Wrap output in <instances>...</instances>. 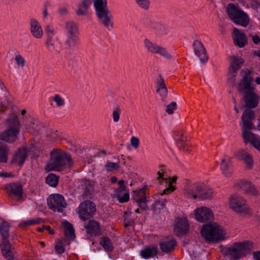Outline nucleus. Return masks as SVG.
Instances as JSON below:
<instances>
[{
    "instance_id": "33",
    "label": "nucleus",
    "mask_w": 260,
    "mask_h": 260,
    "mask_svg": "<svg viewBox=\"0 0 260 260\" xmlns=\"http://www.w3.org/2000/svg\"><path fill=\"white\" fill-rule=\"evenodd\" d=\"M67 36H78V29L77 24L72 21L67 22L65 25Z\"/></svg>"
},
{
    "instance_id": "48",
    "label": "nucleus",
    "mask_w": 260,
    "mask_h": 260,
    "mask_svg": "<svg viewBox=\"0 0 260 260\" xmlns=\"http://www.w3.org/2000/svg\"><path fill=\"white\" fill-rule=\"evenodd\" d=\"M137 5L141 9L147 10L150 6V0H135Z\"/></svg>"
},
{
    "instance_id": "26",
    "label": "nucleus",
    "mask_w": 260,
    "mask_h": 260,
    "mask_svg": "<svg viewBox=\"0 0 260 260\" xmlns=\"http://www.w3.org/2000/svg\"><path fill=\"white\" fill-rule=\"evenodd\" d=\"M1 247L2 253L6 258L8 260L12 259L14 254L11 249L10 244L7 239H3Z\"/></svg>"
},
{
    "instance_id": "27",
    "label": "nucleus",
    "mask_w": 260,
    "mask_h": 260,
    "mask_svg": "<svg viewBox=\"0 0 260 260\" xmlns=\"http://www.w3.org/2000/svg\"><path fill=\"white\" fill-rule=\"evenodd\" d=\"M67 38L65 42L66 48L69 51L72 52L76 50L79 44V39L78 36H67Z\"/></svg>"
},
{
    "instance_id": "49",
    "label": "nucleus",
    "mask_w": 260,
    "mask_h": 260,
    "mask_svg": "<svg viewBox=\"0 0 260 260\" xmlns=\"http://www.w3.org/2000/svg\"><path fill=\"white\" fill-rule=\"evenodd\" d=\"M44 30L47 37H53L56 33V29L54 27L53 25L51 24H46L44 26Z\"/></svg>"
},
{
    "instance_id": "13",
    "label": "nucleus",
    "mask_w": 260,
    "mask_h": 260,
    "mask_svg": "<svg viewBox=\"0 0 260 260\" xmlns=\"http://www.w3.org/2000/svg\"><path fill=\"white\" fill-rule=\"evenodd\" d=\"M99 22L109 30H111L114 27L113 16L109 10L96 14Z\"/></svg>"
},
{
    "instance_id": "2",
    "label": "nucleus",
    "mask_w": 260,
    "mask_h": 260,
    "mask_svg": "<svg viewBox=\"0 0 260 260\" xmlns=\"http://www.w3.org/2000/svg\"><path fill=\"white\" fill-rule=\"evenodd\" d=\"M50 155V160L45 167L47 172L60 171L70 168L73 164L71 156L60 149H54Z\"/></svg>"
},
{
    "instance_id": "14",
    "label": "nucleus",
    "mask_w": 260,
    "mask_h": 260,
    "mask_svg": "<svg viewBox=\"0 0 260 260\" xmlns=\"http://www.w3.org/2000/svg\"><path fill=\"white\" fill-rule=\"evenodd\" d=\"M193 50L195 54L198 56L202 63H206L208 59L205 48L203 44L198 40H195L193 43Z\"/></svg>"
},
{
    "instance_id": "53",
    "label": "nucleus",
    "mask_w": 260,
    "mask_h": 260,
    "mask_svg": "<svg viewBox=\"0 0 260 260\" xmlns=\"http://www.w3.org/2000/svg\"><path fill=\"white\" fill-rule=\"evenodd\" d=\"M177 108V104L175 102H172L170 104L167 106L166 112L169 114H172Z\"/></svg>"
},
{
    "instance_id": "10",
    "label": "nucleus",
    "mask_w": 260,
    "mask_h": 260,
    "mask_svg": "<svg viewBox=\"0 0 260 260\" xmlns=\"http://www.w3.org/2000/svg\"><path fill=\"white\" fill-rule=\"evenodd\" d=\"M144 44L145 48L149 52L158 54L167 59H171L172 57L166 48L151 42L147 38L144 39Z\"/></svg>"
},
{
    "instance_id": "36",
    "label": "nucleus",
    "mask_w": 260,
    "mask_h": 260,
    "mask_svg": "<svg viewBox=\"0 0 260 260\" xmlns=\"http://www.w3.org/2000/svg\"><path fill=\"white\" fill-rule=\"evenodd\" d=\"M241 10V9L239 8L233 4H228L226 7V12L228 15L233 21L235 19L236 17Z\"/></svg>"
},
{
    "instance_id": "50",
    "label": "nucleus",
    "mask_w": 260,
    "mask_h": 260,
    "mask_svg": "<svg viewBox=\"0 0 260 260\" xmlns=\"http://www.w3.org/2000/svg\"><path fill=\"white\" fill-rule=\"evenodd\" d=\"M54 44L55 41L53 37H47L46 41L45 42V45L50 51H53L54 50Z\"/></svg>"
},
{
    "instance_id": "3",
    "label": "nucleus",
    "mask_w": 260,
    "mask_h": 260,
    "mask_svg": "<svg viewBox=\"0 0 260 260\" xmlns=\"http://www.w3.org/2000/svg\"><path fill=\"white\" fill-rule=\"evenodd\" d=\"M253 118L254 114L251 110L247 109L243 112L242 116L243 138L245 143L250 142L260 151V137L255 136L249 131L252 127L251 121Z\"/></svg>"
},
{
    "instance_id": "15",
    "label": "nucleus",
    "mask_w": 260,
    "mask_h": 260,
    "mask_svg": "<svg viewBox=\"0 0 260 260\" xmlns=\"http://www.w3.org/2000/svg\"><path fill=\"white\" fill-rule=\"evenodd\" d=\"M133 198L141 209L144 210L147 208L145 188L135 190L134 191Z\"/></svg>"
},
{
    "instance_id": "34",
    "label": "nucleus",
    "mask_w": 260,
    "mask_h": 260,
    "mask_svg": "<svg viewBox=\"0 0 260 260\" xmlns=\"http://www.w3.org/2000/svg\"><path fill=\"white\" fill-rule=\"evenodd\" d=\"M199 188L198 193L199 198L205 199L209 198L212 196L213 191L212 189L207 188L202 184H199Z\"/></svg>"
},
{
    "instance_id": "55",
    "label": "nucleus",
    "mask_w": 260,
    "mask_h": 260,
    "mask_svg": "<svg viewBox=\"0 0 260 260\" xmlns=\"http://www.w3.org/2000/svg\"><path fill=\"white\" fill-rule=\"evenodd\" d=\"M123 224L125 228H128L130 226H133L134 224V221L127 217H125L123 221Z\"/></svg>"
},
{
    "instance_id": "4",
    "label": "nucleus",
    "mask_w": 260,
    "mask_h": 260,
    "mask_svg": "<svg viewBox=\"0 0 260 260\" xmlns=\"http://www.w3.org/2000/svg\"><path fill=\"white\" fill-rule=\"evenodd\" d=\"M9 128L0 133V140L12 143L18 138L19 133V122L17 116L8 120Z\"/></svg>"
},
{
    "instance_id": "41",
    "label": "nucleus",
    "mask_w": 260,
    "mask_h": 260,
    "mask_svg": "<svg viewBox=\"0 0 260 260\" xmlns=\"http://www.w3.org/2000/svg\"><path fill=\"white\" fill-rule=\"evenodd\" d=\"M157 92L162 99L165 98L167 95V89L164 79L161 77H160V80L158 82V88L157 89Z\"/></svg>"
},
{
    "instance_id": "43",
    "label": "nucleus",
    "mask_w": 260,
    "mask_h": 260,
    "mask_svg": "<svg viewBox=\"0 0 260 260\" xmlns=\"http://www.w3.org/2000/svg\"><path fill=\"white\" fill-rule=\"evenodd\" d=\"M46 182L51 187H56L58 182V177L53 174L50 173L48 175L46 179Z\"/></svg>"
},
{
    "instance_id": "61",
    "label": "nucleus",
    "mask_w": 260,
    "mask_h": 260,
    "mask_svg": "<svg viewBox=\"0 0 260 260\" xmlns=\"http://www.w3.org/2000/svg\"><path fill=\"white\" fill-rule=\"evenodd\" d=\"M0 176L4 177H10L13 176V175L11 173H0Z\"/></svg>"
},
{
    "instance_id": "35",
    "label": "nucleus",
    "mask_w": 260,
    "mask_h": 260,
    "mask_svg": "<svg viewBox=\"0 0 260 260\" xmlns=\"http://www.w3.org/2000/svg\"><path fill=\"white\" fill-rule=\"evenodd\" d=\"M114 196L117 198L120 203H125L128 201L129 199V194L127 190L121 191L119 189H115Z\"/></svg>"
},
{
    "instance_id": "62",
    "label": "nucleus",
    "mask_w": 260,
    "mask_h": 260,
    "mask_svg": "<svg viewBox=\"0 0 260 260\" xmlns=\"http://www.w3.org/2000/svg\"><path fill=\"white\" fill-rule=\"evenodd\" d=\"M44 228L47 230L49 232V233L51 235L54 233L53 230L51 229V227L49 225L44 226Z\"/></svg>"
},
{
    "instance_id": "18",
    "label": "nucleus",
    "mask_w": 260,
    "mask_h": 260,
    "mask_svg": "<svg viewBox=\"0 0 260 260\" xmlns=\"http://www.w3.org/2000/svg\"><path fill=\"white\" fill-rule=\"evenodd\" d=\"M147 27L153 29L156 33L160 36L166 35L169 32L168 28L161 24L148 19L146 22Z\"/></svg>"
},
{
    "instance_id": "54",
    "label": "nucleus",
    "mask_w": 260,
    "mask_h": 260,
    "mask_svg": "<svg viewBox=\"0 0 260 260\" xmlns=\"http://www.w3.org/2000/svg\"><path fill=\"white\" fill-rule=\"evenodd\" d=\"M54 101L57 106H62L64 105V100L60 95L56 94L54 98Z\"/></svg>"
},
{
    "instance_id": "24",
    "label": "nucleus",
    "mask_w": 260,
    "mask_h": 260,
    "mask_svg": "<svg viewBox=\"0 0 260 260\" xmlns=\"http://www.w3.org/2000/svg\"><path fill=\"white\" fill-rule=\"evenodd\" d=\"M84 227L86 230L87 233L91 236H97L100 234V224L95 220H89L87 224H85Z\"/></svg>"
},
{
    "instance_id": "32",
    "label": "nucleus",
    "mask_w": 260,
    "mask_h": 260,
    "mask_svg": "<svg viewBox=\"0 0 260 260\" xmlns=\"http://www.w3.org/2000/svg\"><path fill=\"white\" fill-rule=\"evenodd\" d=\"M64 227V234L66 239L70 241V240H74L75 238V230L73 225L68 221L65 220L62 223Z\"/></svg>"
},
{
    "instance_id": "12",
    "label": "nucleus",
    "mask_w": 260,
    "mask_h": 260,
    "mask_svg": "<svg viewBox=\"0 0 260 260\" xmlns=\"http://www.w3.org/2000/svg\"><path fill=\"white\" fill-rule=\"evenodd\" d=\"M244 62V60L241 57L236 56L230 57L229 76L232 82L235 81L236 73L242 67Z\"/></svg>"
},
{
    "instance_id": "57",
    "label": "nucleus",
    "mask_w": 260,
    "mask_h": 260,
    "mask_svg": "<svg viewBox=\"0 0 260 260\" xmlns=\"http://www.w3.org/2000/svg\"><path fill=\"white\" fill-rule=\"evenodd\" d=\"M158 177L157 180L159 183H161L162 181L166 180L167 183V179L166 178L164 177V173L163 172L161 173L160 172H158L157 173Z\"/></svg>"
},
{
    "instance_id": "1",
    "label": "nucleus",
    "mask_w": 260,
    "mask_h": 260,
    "mask_svg": "<svg viewBox=\"0 0 260 260\" xmlns=\"http://www.w3.org/2000/svg\"><path fill=\"white\" fill-rule=\"evenodd\" d=\"M248 69L242 70L240 73L241 79L238 85V91L245 93L244 99L246 106L254 108L258 104V96L254 92L255 87L251 85L253 78Z\"/></svg>"
},
{
    "instance_id": "38",
    "label": "nucleus",
    "mask_w": 260,
    "mask_h": 260,
    "mask_svg": "<svg viewBox=\"0 0 260 260\" xmlns=\"http://www.w3.org/2000/svg\"><path fill=\"white\" fill-rule=\"evenodd\" d=\"M94 7L95 14L109 10L107 7V0H95Z\"/></svg>"
},
{
    "instance_id": "28",
    "label": "nucleus",
    "mask_w": 260,
    "mask_h": 260,
    "mask_svg": "<svg viewBox=\"0 0 260 260\" xmlns=\"http://www.w3.org/2000/svg\"><path fill=\"white\" fill-rule=\"evenodd\" d=\"M239 185L242 190L249 195L255 196L257 193L254 185L250 182L240 181Z\"/></svg>"
},
{
    "instance_id": "23",
    "label": "nucleus",
    "mask_w": 260,
    "mask_h": 260,
    "mask_svg": "<svg viewBox=\"0 0 260 260\" xmlns=\"http://www.w3.org/2000/svg\"><path fill=\"white\" fill-rule=\"evenodd\" d=\"M157 253L158 248L156 245L146 246L140 252V255L144 259H148L154 257L156 256Z\"/></svg>"
},
{
    "instance_id": "42",
    "label": "nucleus",
    "mask_w": 260,
    "mask_h": 260,
    "mask_svg": "<svg viewBox=\"0 0 260 260\" xmlns=\"http://www.w3.org/2000/svg\"><path fill=\"white\" fill-rule=\"evenodd\" d=\"M100 244L106 251L111 252L113 249V246L110 239L108 237H102L100 241Z\"/></svg>"
},
{
    "instance_id": "17",
    "label": "nucleus",
    "mask_w": 260,
    "mask_h": 260,
    "mask_svg": "<svg viewBox=\"0 0 260 260\" xmlns=\"http://www.w3.org/2000/svg\"><path fill=\"white\" fill-rule=\"evenodd\" d=\"M177 243L175 239L173 238H166L162 239L159 242V247L164 252L169 253L173 250L176 245Z\"/></svg>"
},
{
    "instance_id": "37",
    "label": "nucleus",
    "mask_w": 260,
    "mask_h": 260,
    "mask_svg": "<svg viewBox=\"0 0 260 260\" xmlns=\"http://www.w3.org/2000/svg\"><path fill=\"white\" fill-rule=\"evenodd\" d=\"M70 242L66 239H59L56 242L55 249L58 254L64 253L66 245H69Z\"/></svg>"
},
{
    "instance_id": "29",
    "label": "nucleus",
    "mask_w": 260,
    "mask_h": 260,
    "mask_svg": "<svg viewBox=\"0 0 260 260\" xmlns=\"http://www.w3.org/2000/svg\"><path fill=\"white\" fill-rule=\"evenodd\" d=\"M233 22L237 24L246 27L249 23V18L248 15L241 10L234 19Z\"/></svg>"
},
{
    "instance_id": "59",
    "label": "nucleus",
    "mask_w": 260,
    "mask_h": 260,
    "mask_svg": "<svg viewBox=\"0 0 260 260\" xmlns=\"http://www.w3.org/2000/svg\"><path fill=\"white\" fill-rule=\"evenodd\" d=\"M124 181L123 180H119L118 181V184L119 185V188L117 189L121 190V191H125L126 186H124Z\"/></svg>"
},
{
    "instance_id": "44",
    "label": "nucleus",
    "mask_w": 260,
    "mask_h": 260,
    "mask_svg": "<svg viewBox=\"0 0 260 260\" xmlns=\"http://www.w3.org/2000/svg\"><path fill=\"white\" fill-rule=\"evenodd\" d=\"M9 224L4 221L0 225V233L3 239H7L9 237Z\"/></svg>"
},
{
    "instance_id": "5",
    "label": "nucleus",
    "mask_w": 260,
    "mask_h": 260,
    "mask_svg": "<svg viewBox=\"0 0 260 260\" xmlns=\"http://www.w3.org/2000/svg\"><path fill=\"white\" fill-rule=\"evenodd\" d=\"M252 248V243L248 241L234 243L227 251V255L235 259L249 254Z\"/></svg>"
},
{
    "instance_id": "46",
    "label": "nucleus",
    "mask_w": 260,
    "mask_h": 260,
    "mask_svg": "<svg viewBox=\"0 0 260 260\" xmlns=\"http://www.w3.org/2000/svg\"><path fill=\"white\" fill-rule=\"evenodd\" d=\"M176 177H173L168 181V187L164 189L162 192L160 193L161 195L169 194L175 190V186L173 185V183L176 182Z\"/></svg>"
},
{
    "instance_id": "51",
    "label": "nucleus",
    "mask_w": 260,
    "mask_h": 260,
    "mask_svg": "<svg viewBox=\"0 0 260 260\" xmlns=\"http://www.w3.org/2000/svg\"><path fill=\"white\" fill-rule=\"evenodd\" d=\"M14 59L18 68H23L25 66V60L24 58L21 55H16Z\"/></svg>"
},
{
    "instance_id": "39",
    "label": "nucleus",
    "mask_w": 260,
    "mask_h": 260,
    "mask_svg": "<svg viewBox=\"0 0 260 260\" xmlns=\"http://www.w3.org/2000/svg\"><path fill=\"white\" fill-rule=\"evenodd\" d=\"M9 154V147L6 145L0 142V162H6Z\"/></svg>"
},
{
    "instance_id": "20",
    "label": "nucleus",
    "mask_w": 260,
    "mask_h": 260,
    "mask_svg": "<svg viewBox=\"0 0 260 260\" xmlns=\"http://www.w3.org/2000/svg\"><path fill=\"white\" fill-rule=\"evenodd\" d=\"M220 169L225 177H229L232 173V166L231 158L228 156H224L221 159Z\"/></svg>"
},
{
    "instance_id": "16",
    "label": "nucleus",
    "mask_w": 260,
    "mask_h": 260,
    "mask_svg": "<svg viewBox=\"0 0 260 260\" xmlns=\"http://www.w3.org/2000/svg\"><path fill=\"white\" fill-rule=\"evenodd\" d=\"M234 44L240 48L243 47L247 43L246 37L242 31L234 28L233 31Z\"/></svg>"
},
{
    "instance_id": "9",
    "label": "nucleus",
    "mask_w": 260,
    "mask_h": 260,
    "mask_svg": "<svg viewBox=\"0 0 260 260\" xmlns=\"http://www.w3.org/2000/svg\"><path fill=\"white\" fill-rule=\"evenodd\" d=\"M47 205L49 209L58 212H62L67 206L64 197L60 194L50 195L47 199Z\"/></svg>"
},
{
    "instance_id": "25",
    "label": "nucleus",
    "mask_w": 260,
    "mask_h": 260,
    "mask_svg": "<svg viewBox=\"0 0 260 260\" xmlns=\"http://www.w3.org/2000/svg\"><path fill=\"white\" fill-rule=\"evenodd\" d=\"M30 32L37 39H41L43 35V31L39 22L36 19L30 20Z\"/></svg>"
},
{
    "instance_id": "45",
    "label": "nucleus",
    "mask_w": 260,
    "mask_h": 260,
    "mask_svg": "<svg viewBox=\"0 0 260 260\" xmlns=\"http://www.w3.org/2000/svg\"><path fill=\"white\" fill-rule=\"evenodd\" d=\"M42 221V219L40 218L29 219L26 221H22L19 224V226L21 228H25L30 225L39 224Z\"/></svg>"
},
{
    "instance_id": "64",
    "label": "nucleus",
    "mask_w": 260,
    "mask_h": 260,
    "mask_svg": "<svg viewBox=\"0 0 260 260\" xmlns=\"http://www.w3.org/2000/svg\"><path fill=\"white\" fill-rule=\"evenodd\" d=\"M59 12L61 15H65L68 13V11L66 8H62L59 9Z\"/></svg>"
},
{
    "instance_id": "52",
    "label": "nucleus",
    "mask_w": 260,
    "mask_h": 260,
    "mask_svg": "<svg viewBox=\"0 0 260 260\" xmlns=\"http://www.w3.org/2000/svg\"><path fill=\"white\" fill-rule=\"evenodd\" d=\"M121 114V109L119 107H116L113 108L112 112V118L115 122L119 121L120 115Z\"/></svg>"
},
{
    "instance_id": "6",
    "label": "nucleus",
    "mask_w": 260,
    "mask_h": 260,
    "mask_svg": "<svg viewBox=\"0 0 260 260\" xmlns=\"http://www.w3.org/2000/svg\"><path fill=\"white\" fill-rule=\"evenodd\" d=\"M201 234L208 241H214L221 239L223 237V230L216 223L204 225Z\"/></svg>"
},
{
    "instance_id": "58",
    "label": "nucleus",
    "mask_w": 260,
    "mask_h": 260,
    "mask_svg": "<svg viewBox=\"0 0 260 260\" xmlns=\"http://www.w3.org/2000/svg\"><path fill=\"white\" fill-rule=\"evenodd\" d=\"M175 140L177 141V144H179V142H184L186 140V138L181 134L180 137H178L177 135H176L175 137Z\"/></svg>"
},
{
    "instance_id": "19",
    "label": "nucleus",
    "mask_w": 260,
    "mask_h": 260,
    "mask_svg": "<svg viewBox=\"0 0 260 260\" xmlns=\"http://www.w3.org/2000/svg\"><path fill=\"white\" fill-rule=\"evenodd\" d=\"M6 189L10 195L13 194L17 197L19 199H21L22 197V186L18 182L8 184L6 186Z\"/></svg>"
},
{
    "instance_id": "31",
    "label": "nucleus",
    "mask_w": 260,
    "mask_h": 260,
    "mask_svg": "<svg viewBox=\"0 0 260 260\" xmlns=\"http://www.w3.org/2000/svg\"><path fill=\"white\" fill-rule=\"evenodd\" d=\"M92 0H82L78 6L76 14L78 15H86L88 13V10L91 6Z\"/></svg>"
},
{
    "instance_id": "11",
    "label": "nucleus",
    "mask_w": 260,
    "mask_h": 260,
    "mask_svg": "<svg viewBox=\"0 0 260 260\" xmlns=\"http://www.w3.org/2000/svg\"><path fill=\"white\" fill-rule=\"evenodd\" d=\"M194 214L196 219L200 222L210 221L214 218L211 210L206 207L197 208L194 210Z\"/></svg>"
},
{
    "instance_id": "30",
    "label": "nucleus",
    "mask_w": 260,
    "mask_h": 260,
    "mask_svg": "<svg viewBox=\"0 0 260 260\" xmlns=\"http://www.w3.org/2000/svg\"><path fill=\"white\" fill-rule=\"evenodd\" d=\"M26 151L24 148H19L18 151L13 156L12 158L13 162L19 165H22L26 158Z\"/></svg>"
},
{
    "instance_id": "21",
    "label": "nucleus",
    "mask_w": 260,
    "mask_h": 260,
    "mask_svg": "<svg viewBox=\"0 0 260 260\" xmlns=\"http://www.w3.org/2000/svg\"><path fill=\"white\" fill-rule=\"evenodd\" d=\"M188 229V223L186 218H178L175 224L174 232L179 236L186 233Z\"/></svg>"
},
{
    "instance_id": "22",
    "label": "nucleus",
    "mask_w": 260,
    "mask_h": 260,
    "mask_svg": "<svg viewBox=\"0 0 260 260\" xmlns=\"http://www.w3.org/2000/svg\"><path fill=\"white\" fill-rule=\"evenodd\" d=\"M239 158L242 160L248 169H251L253 166V159L252 156L247 151L241 150L237 154Z\"/></svg>"
},
{
    "instance_id": "60",
    "label": "nucleus",
    "mask_w": 260,
    "mask_h": 260,
    "mask_svg": "<svg viewBox=\"0 0 260 260\" xmlns=\"http://www.w3.org/2000/svg\"><path fill=\"white\" fill-rule=\"evenodd\" d=\"M252 41L255 44L260 43V38L258 36L255 35L252 36Z\"/></svg>"
},
{
    "instance_id": "47",
    "label": "nucleus",
    "mask_w": 260,
    "mask_h": 260,
    "mask_svg": "<svg viewBox=\"0 0 260 260\" xmlns=\"http://www.w3.org/2000/svg\"><path fill=\"white\" fill-rule=\"evenodd\" d=\"M119 162H113L108 161L105 165V168L107 172H112L119 169Z\"/></svg>"
},
{
    "instance_id": "63",
    "label": "nucleus",
    "mask_w": 260,
    "mask_h": 260,
    "mask_svg": "<svg viewBox=\"0 0 260 260\" xmlns=\"http://www.w3.org/2000/svg\"><path fill=\"white\" fill-rule=\"evenodd\" d=\"M255 260H260V252H256L253 253Z\"/></svg>"
},
{
    "instance_id": "56",
    "label": "nucleus",
    "mask_w": 260,
    "mask_h": 260,
    "mask_svg": "<svg viewBox=\"0 0 260 260\" xmlns=\"http://www.w3.org/2000/svg\"><path fill=\"white\" fill-rule=\"evenodd\" d=\"M131 145L134 147H135V148H137L138 147L139 144V140L138 138L135 137H133L131 140Z\"/></svg>"
},
{
    "instance_id": "8",
    "label": "nucleus",
    "mask_w": 260,
    "mask_h": 260,
    "mask_svg": "<svg viewBox=\"0 0 260 260\" xmlns=\"http://www.w3.org/2000/svg\"><path fill=\"white\" fill-rule=\"evenodd\" d=\"M95 212V204L89 200H86L81 203L77 210L79 218L83 221H86L92 218Z\"/></svg>"
},
{
    "instance_id": "40",
    "label": "nucleus",
    "mask_w": 260,
    "mask_h": 260,
    "mask_svg": "<svg viewBox=\"0 0 260 260\" xmlns=\"http://www.w3.org/2000/svg\"><path fill=\"white\" fill-rule=\"evenodd\" d=\"M199 188L198 184L192 185L190 188L185 190L184 194L188 198L195 199L197 198H199L198 193Z\"/></svg>"
},
{
    "instance_id": "7",
    "label": "nucleus",
    "mask_w": 260,
    "mask_h": 260,
    "mask_svg": "<svg viewBox=\"0 0 260 260\" xmlns=\"http://www.w3.org/2000/svg\"><path fill=\"white\" fill-rule=\"evenodd\" d=\"M229 204L230 208L238 213L248 214L251 213L250 208L246 204L245 200L241 196L232 195L229 198Z\"/></svg>"
}]
</instances>
